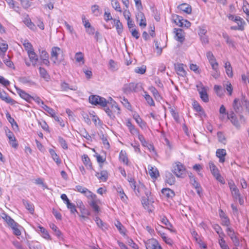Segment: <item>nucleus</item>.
<instances>
[{
	"instance_id": "obj_1",
	"label": "nucleus",
	"mask_w": 249,
	"mask_h": 249,
	"mask_svg": "<svg viewBox=\"0 0 249 249\" xmlns=\"http://www.w3.org/2000/svg\"><path fill=\"white\" fill-rule=\"evenodd\" d=\"M110 101L98 95H91L89 97V102L92 105H99L104 107V110L111 119L115 117V114H120V109L117 103L111 98Z\"/></svg>"
},
{
	"instance_id": "obj_2",
	"label": "nucleus",
	"mask_w": 249,
	"mask_h": 249,
	"mask_svg": "<svg viewBox=\"0 0 249 249\" xmlns=\"http://www.w3.org/2000/svg\"><path fill=\"white\" fill-rule=\"evenodd\" d=\"M128 181L131 188L133 189L137 196H139L144 193L147 197H149L148 195L150 194V192L146 190L145 185L143 183L139 182L138 184H137L133 178H129Z\"/></svg>"
},
{
	"instance_id": "obj_3",
	"label": "nucleus",
	"mask_w": 249,
	"mask_h": 249,
	"mask_svg": "<svg viewBox=\"0 0 249 249\" xmlns=\"http://www.w3.org/2000/svg\"><path fill=\"white\" fill-rule=\"evenodd\" d=\"M228 185L231 192V196L235 200H238L240 205L244 204V199L241 196L239 190L232 180L228 182Z\"/></svg>"
},
{
	"instance_id": "obj_4",
	"label": "nucleus",
	"mask_w": 249,
	"mask_h": 249,
	"mask_svg": "<svg viewBox=\"0 0 249 249\" xmlns=\"http://www.w3.org/2000/svg\"><path fill=\"white\" fill-rule=\"evenodd\" d=\"M172 171L178 178H183L185 175V168L180 162H177L173 165Z\"/></svg>"
},
{
	"instance_id": "obj_5",
	"label": "nucleus",
	"mask_w": 249,
	"mask_h": 249,
	"mask_svg": "<svg viewBox=\"0 0 249 249\" xmlns=\"http://www.w3.org/2000/svg\"><path fill=\"white\" fill-rule=\"evenodd\" d=\"M226 231L228 235L230 237L233 245L235 247L240 246V241L238 237V233L235 232L234 230L232 228H227Z\"/></svg>"
},
{
	"instance_id": "obj_6",
	"label": "nucleus",
	"mask_w": 249,
	"mask_h": 249,
	"mask_svg": "<svg viewBox=\"0 0 249 249\" xmlns=\"http://www.w3.org/2000/svg\"><path fill=\"white\" fill-rule=\"evenodd\" d=\"M173 17L175 23L179 27L188 28L191 26V23L181 16L175 15Z\"/></svg>"
},
{
	"instance_id": "obj_7",
	"label": "nucleus",
	"mask_w": 249,
	"mask_h": 249,
	"mask_svg": "<svg viewBox=\"0 0 249 249\" xmlns=\"http://www.w3.org/2000/svg\"><path fill=\"white\" fill-rule=\"evenodd\" d=\"M27 54L29 58L30 61H28L27 59H25V63L27 67H30L31 65H32L34 67H35L36 65L37 62L38 60L37 54L36 53L35 51H33Z\"/></svg>"
},
{
	"instance_id": "obj_8",
	"label": "nucleus",
	"mask_w": 249,
	"mask_h": 249,
	"mask_svg": "<svg viewBox=\"0 0 249 249\" xmlns=\"http://www.w3.org/2000/svg\"><path fill=\"white\" fill-rule=\"evenodd\" d=\"M219 216L221 220V224L227 228H231L230 227L231 221L227 214L222 210H218Z\"/></svg>"
},
{
	"instance_id": "obj_9",
	"label": "nucleus",
	"mask_w": 249,
	"mask_h": 249,
	"mask_svg": "<svg viewBox=\"0 0 249 249\" xmlns=\"http://www.w3.org/2000/svg\"><path fill=\"white\" fill-rule=\"evenodd\" d=\"M62 53L61 49L58 47H53L52 48L51 52V59L54 64H56L60 62L58 60V55Z\"/></svg>"
},
{
	"instance_id": "obj_10",
	"label": "nucleus",
	"mask_w": 249,
	"mask_h": 249,
	"mask_svg": "<svg viewBox=\"0 0 249 249\" xmlns=\"http://www.w3.org/2000/svg\"><path fill=\"white\" fill-rule=\"evenodd\" d=\"M74 190L84 194L88 198H93V197H96V196L95 194H93L87 188L84 187L81 185L76 186Z\"/></svg>"
},
{
	"instance_id": "obj_11",
	"label": "nucleus",
	"mask_w": 249,
	"mask_h": 249,
	"mask_svg": "<svg viewBox=\"0 0 249 249\" xmlns=\"http://www.w3.org/2000/svg\"><path fill=\"white\" fill-rule=\"evenodd\" d=\"M146 249H162L158 241L154 238H151L145 242Z\"/></svg>"
},
{
	"instance_id": "obj_12",
	"label": "nucleus",
	"mask_w": 249,
	"mask_h": 249,
	"mask_svg": "<svg viewBox=\"0 0 249 249\" xmlns=\"http://www.w3.org/2000/svg\"><path fill=\"white\" fill-rule=\"evenodd\" d=\"M227 117L232 124L237 129L241 127L240 124L233 111H231L230 113H227Z\"/></svg>"
},
{
	"instance_id": "obj_13",
	"label": "nucleus",
	"mask_w": 249,
	"mask_h": 249,
	"mask_svg": "<svg viewBox=\"0 0 249 249\" xmlns=\"http://www.w3.org/2000/svg\"><path fill=\"white\" fill-rule=\"evenodd\" d=\"M16 89L17 93L19 95V96L28 102L30 103L32 100L33 96L29 95L28 93L26 92L24 90L19 89V88H17L16 87Z\"/></svg>"
},
{
	"instance_id": "obj_14",
	"label": "nucleus",
	"mask_w": 249,
	"mask_h": 249,
	"mask_svg": "<svg viewBox=\"0 0 249 249\" xmlns=\"http://www.w3.org/2000/svg\"><path fill=\"white\" fill-rule=\"evenodd\" d=\"M227 17L229 20H232L235 22L237 26H243L244 27L245 24H246L244 20L239 16H234L231 14H228L227 15Z\"/></svg>"
},
{
	"instance_id": "obj_15",
	"label": "nucleus",
	"mask_w": 249,
	"mask_h": 249,
	"mask_svg": "<svg viewBox=\"0 0 249 249\" xmlns=\"http://www.w3.org/2000/svg\"><path fill=\"white\" fill-rule=\"evenodd\" d=\"M139 84L135 83H130L125 85L124 87V90L125 92H137L139 89Z\"/></svg>"
},
{
	"instance_id": "obj_16",
	"label": "nucleus",
	"mask_w": 249,
	"mask_h": 249,
	"mask_svg": "<svg viewBox=\"0 0 249 249\" xmlns=\"http://www.w3.org/2000/svg\"><path fill=\"white\" fill-rule=\"evenodd\" d=\"M197 87L202 100L205 103L208 102L209 101V97L206 88L203 86H201L199 88L197 86Z\"/></svg>"
},
{
	"instance_id": "obj_17",
	"label": "nucleus",
	"mask_w": 249,
	"mask_h": 249,
	"mask_svg": "<svg viewBox=\"0 0 249 249\" xmlns=\"http://www.w3.org/2000/svg\"><path fill=\"white\" fill-rule=\"evenodd\" d=\"M0 98L7 103L13 105L15 101L12 99L4 90H0Z\"/></svg>"
},
{
	"instance_id": "obj_18",
	"label": "nucleus",
	"mask_w": 249,
	"mask_h": 249,
	"mask_svg": "<svg viewBox=\"0 0 249 249\" xmlns=\"http://www.w3.org/2000/svg\"><path fill=\"white\" fill-rule=\"evenodd\" d=\"M226 155V150L224 149H218L216 151V156L219 158V162L220 163L225 162Z\"/></svg>"
},
{
	"instance_id": "obj_19",
	"label": "nucleus",
	"mask_w": 249,
	"mask_h": 249,
	"mask_svg": "<svg viewBox=\"0 0 249 249\" xmlns=\"http://www.w3.org/2000/svg\"><path fill=\"white\" fill-rule=\"evenodd\" d=\"M119 159L120 162L123 164L128 165L129 160L126 152L124 150H121L119 153Z\"/></svg>"
},
{
	"instance_id": "obj_20",
	"label": "nucleus",
	"mask_w": 249,
	"mask_h": 249,
	"mask_svg": "<svg viewBox=\"0 0 249 249\" xmlns=\"http://www.w3.org/2000/svg\"><path fill=\"white\" fill-rule=\"evenodd\" d=\"M178 9L182 12L190 14L192 12L191 6L187 3H182L178 7Z\"/></svg>"
},
{
	"instance_id": "obj_21",
	"label": "nucleus",
	"mask_w": 249,
	"mask_h": 249,
	"mask_svg": "<svg viewBox=\"0 0 249 249\" xmlns=\"http://www.w3.org/2000/svg\"><path fill=\"white\" fill-rule=\"evenodd\" d=\"M133 117L141 128L144 129L146 128V123L142 120L139 114H134L133 115Z\"/></svg>"
},
{
	"instance_id": "obj_22",
	"label": "nucleus",
	"mask_w": 249,
	"mask_h": 249,
	"mask_svg": "<svg viewBox=\"0 0 249 249\" xmlns=\"http://www.w3.org/2000/svg\"><path fill=\"white\" fill-rule=\"evenodd\" d=\"M176 39L180 43H183L185 40L184 33L181 29H176Z\"/></svg>"
},
{
	"instance_id": "obj_23",
	"label": "nucleus",
	"mask_w": 249,
	"mask_h": 249,
	"mask_svg": "<svg viewBox=\"0 0 249 249\" xmlns=\"http://www.w3.org/2000/svg\"><path fill=\"white\" fill-rule=\"evenodd\" d=\"M163 196L167 198H172L175 196L174 192L169 188H163L161 190Z\"/></svg>"
},
{
	"instance_id": "obj_24",
	"label": "nucleus",
	"mask_w": 249,
	"mask_h": 249,
	"mask_svg": "<svg viewBox=\"0 0 249 249\" xmlns=\"http://www.w3.org/2000/svg\"><path fill=\"white\" fill-rule=\"evenodd\" d=\"M149 174L152 178H157L159 176V171L156 167H153L151 165L148 166Z\"/></svg>"
},
{
	"instance_id": "obj_25",
	"label": "nucleus",
	"mask_w": 249,
	"mask_h": 249,
	"mask_svg": "<svg viewBox=\"0 0 249 249\" xmlns=\"http://www.w3.org/2000/svg\"><path fill=\"white\" fill-rule=\"evenodd\" d=\"M95 176L102 181L105 182L107 180L108 174L107 171L103 170L101 171L100 173H96L95 174Z\"/></svg>"
},
{
	"instance_id": "obj_26",
	"label": "nucleus",
	"mask_w": 249,
	"mask_h": 249,
	"mask_svg": "<svg viewBox=\"0 0 249 249\" xmlns=\"http://www.w3.org/2000/svg\"><path fill=\"white\" fill-rule=\"evenodd\" d=\"M82 160L88 169L91 170L92 169L90 160L87 155L84 154L82 156Z\"/></svg>"
},
{
	"instance_id": "obj_27",
	"label": "nucleus",
	"mask_w": 249,
	"mask_h": 249,
	"mask_svg": "<svg viewBox=\"0 0 249 249\" xmlns=\"http://www.w3.org/2000/svg\"><path fill=\"white\" fill-rule=\"evenodd\" d=\"M37 231L41 234L42 237L47 240L51 239L48 231L44 227L41 226H38Z\"/></svg>"
},
{
	"instance_id": "obj_28",
	"label": "nucleus",
	"mask_w": 249,
	"mask_h": 249,
	"mask_svg": "<svg viewBox=\"0 0 249 249\" xmlns=\"http://www.w3.org/2000/svg\"><path fill=\"white\" fill-rule=\"evenodd\" d=\"M175 69L178 75L182 77L186 75V72L183 68V65L182 64H179L176 65Z\"/></svg>"
},
{
	"instance_id": "obj_29",
	"label": "nucleus",
	"mask_w": 249,
	"mask_h": 249,
	"mask_svg": "<svg viewBox=\"0 0 249 249\" xmlns=\"http://www.w3.org/2000/svg\"><path fill=\"white\" fill-rule=\"evenodd\" d=\"M233 107L234 111L236 113H240L242 111V107L241 105V103L239 102L238 99H235L233 103Z\"/></svg>"
},
{
	"instance_id": "obj_30",
	"label": "nucleus",
	"mask_w": 249,
	"mask_h": 249,
	"mask_svg": "<svg viewBox=\"0 0 249 249\" xmlns=\"http://www.w3.org/2000/svg\"><path fill=\"white\" fill-rule=\"evenodd\" d=\"M224 68L227 75L229 77H232L233 76L232 68L231 63L229 61H227L225 63Z\"/></svg>"
},
{
	"instance_id": "obj_31",
	"label": "nucleus",
	"mask_w": 249,
	"mask_h": 249,
	"mask_svg": "<svg viewBox=\"0 0 249 249\" xmlns=\"http://www.w3.org/2000/svg\"><path fill=\"white\" fill-rule=\"evenodd\" d=\"M149 90L151 92V93L153 94V95L154 96L155 99L157 101H160L162 97L160 94L159 91L158 90L153 86H151L149 88Z\"/></svg>"
},
{
	"instance_id": "obj_32",
	"label": "nucleus",
	"mask_w": 249,
	"mask_h": 249,
	"mask_svg": "<svg viewBox=\"0 0 249 249\" xmlns=\"http://www.w3.org/2000/svg\"><path fill=\"white\" fill-rule=\"evenodd\" d=\"M209 166L211 172L212 174L213 175V176H214L215 175H217V174L219 173V171L218 169L215 165L213 161H210L209 162Z\"/></svg>"
},
{
	"instance_id": "obj_33",
	"label": "nucleus",
	"mask_w": 249,
	"mask_h": 249,
	"mask_svg": "<svg viewBox=\"0 0 249 249\" xmlns=\"http://www.w3.org/2000/svg\"><path fill=\"white\" fill-rule=\"evenodd\" d=\"M22 202L26 209L28 210L30 213H33L34 212V206L33 204L28 200L25 199H23Z\"/></svg>"
},
{
	"instance_id": "obj_34",
	"label": "nucleus",
	"mask_w": 249,
	"mask_h": 249,
	"mask_svg": "<svg viewBox=\"0 0 249 249\" xmlns=\"http://www.w3.org/2000/svg\"><path fill=\"white\" fill-rule=\"evenodd\" d=\"M23 45L27 53L33 51H34L32 44L28 40L26 39L24 41V42H23Z\"/></svg>"
},
{
	"instance_id": "obj_35",
	"label": "nucleus",
	"mask_w": 249,
	"mask_h": 249,
	"mask_svg": "<svg viewBox=\"0 0 249 249\" xmlns=\"http://www.w3.org/2000/svg\"><path fill=\"white\" fill-rule=\"evenodd\" d=\"M61 89L62 90L67 91L68 89L72 90H76L77 88L76 86H69V84L65 82H63L61 84Z\"/></svg>"
},
{
	"instance_id": "obj_36",
	"label": "nucleus",
	"mask_w": 249,
	"mask_h": 249,
	"mask_svg": "<svg viewBox=\"0 0 249 249\" xmlns=\"http://www.w3.org/2000/svg\"><path fill=\"white\" fill-rule=\"evenodd\" d=\"M49 153L52 156V158L53 159V160L56 163L57 165H59L61 163V161L60 159L59 158V156L56 154L55 151L53 149H50L49 150Z\"/></svg>"
},
{
	"instance_id": "obj_37",
	"label": "nucleus",
	"mask_w": 249,
	"mask_h": 249,
	"mask_svg": "<svg viewBox=\"0 0 249 249\" xmlns=\"http://www.w3.org/2000/svg\"><path fill=\"white\" fill-rule=\"evenodd\" d=\"M20 82L23 84L28 86H33L36 85L35 83L32 81L29 78L22 77L20 78Z\"/></svg>"
},
{
	"instance_id": "obj_38",
	"label": "nucleus",
	"mask_w": 249,
	"mask_h": 249,
	"mask_svg": "<svg viewBox=\"0 0 249 249\" xmlns=\"http://www.w3.org/2000/svg\"><path fill=\"white\" fill-rule=\"evenodd\" d=\"M113 20L115 25L117 32L118 34L120 35L122 33L123 30V24L119 19H113Z\"/></svg>"
},
{
	"instance_id": "obj_39",
	"label": "nucleus",
	"mask_w": 249,
	"mask_h": 249,
	"mask_svg": "<svg viewBox=\"0 0 249 249\" xmlns=\"http://www.w3.org/2000/svg\"><path fill=\"white\" fill-rule=\"evenodd\" d=\"M161 223L166 226V228L172 232H174L175 231L171 229L172 225L170 223L168 219L165 216H163L161 218Z\"/></svg>"
},
{
	"instance_id": "obj_40",
	"label": "nucleus",
	"mask_w": 249,
	"mask_h": 249,
	"mask_svg": "<svg viewBox=\"0 0 249 249\" xmlns=\"http://www.w3.org/2000/svg\"><path fill=\"white\" fill-rule=\"evenodd\" d=\"M24 24L31 30L35 31L36 30V27L35 24L32 22L31 20L29 18H25L23 21Z\"/></svg>"
},
{
	"instance_id": "obj_41",
	"label": "nucleus",
	"mask_w": 249,
	"mask_h": 249,
	"mask_svg": "<svg viewBox=\"0 0 249 249\" xmlns=\"http://www.w3.org/2000/svg\"><path fill=\"white\" fill-rule=\"evenodd\" d=\"M78 133L80 134V135L85 138L86 140L88 141H91V137L89 135L88 132L87 131V130L85 128H81L79 129V131Z\"/></svg>"
},
{
	"instance_id": "obj_42",
	"label": "nucleus",
	"mask_w": 249,
	"mask_h": 249,
	"mask_svg": "<svg viewBox=\"0 0 249 249\" xmlns=\"http://www.w3.org/2000/svg\"><path fill=\"white\" fill-rule=\"evenodd\" d=\"M223 37L226 40V42L230 47L234 48L235 44L234 41L230 37V36L226 33H223L222 35Z\"/></svg>"
},
{
	"instance_id": "obj_43",
	"label": "nucleus",
	"mask_w": 249,
	"mask_h": 249,
	"mask_svg": "<svg viewBox=\"0 0 249 249\" xmlns=\"http://www.w3.org/2000/svg\"><path fill=\"white\" fill-rule=\"evenodd\" d=\"M96 197H93V198H92V200H91L89 202V204L90 206L92 208L93 211L95 212L98 213L99 212V207L98 206V204L97 203V201L95 200Z\"/></svg>"
},
{
	"instance_id": "obj_44",
	"label": "nucleus",
	"mask_w": 249,
	"mask_h": 249,
	"mask_svg": "<svg viewBox=\"0 0 249 249\" xmlns=\"http://www.w3.org/2000/svg\"><path fill=\"white\" fill-rule=\"evenodd\" d=\"M51 229L53 231L54 234L59 238L61 237L62 233L58 229L57 227L53 223L50 225Z\"/></svg>"
},
{
	"instance_id": "obj_45",
	"label": "nucleus",
	"mask_w": 249,
	"mask_h": 249,
	"mask_svg": "<svg viewBox=\"0 0 249 249\" xmlns=\"http://www.w3.org/2000/svg\"><path fill=\"white\" fill-rule=\"evenodd\" d=\"M39 72L40 75L41 77H42L43 79L46 80V81H48L50 79V76L47 72L46 70L42 67L39 68Z\"/></svg>"
},
{
	"instance_id": "obj_46",
	"label": "nucleus",
	"mask_w": 249,
	"mask_h": 249,
	"mask_svg": "<svg viewBox=\"0 0 249 249\" xmlns=\"http://www.w3.org/2000/svg\"><path fill=\"white\" fill-rule=\"evenodd\" d=\"M165 182L172 185L175 182V178L171 173H169L166 175Z\"/></svg>"
},
{
	"instance_id": "obj_47",
	"label": "nucleus",
	"mask_w": 249,
	"mask_h": 249,
	"mask_svg": "<svg viewBox=\"0 0 249 249\" xmlns=\"http://www.w3.org/2000/svg\"><path fill=\"white\" fill-rule=\"evenodd\" d=\"M217 136L218 142L220 143L226 144L227 140L224 133L221 131H218L217 133Z\"/></svg>"
},
{
	"instance_id": "obj_48",
	"label": "nucleus",
	"mask_w": 249,
	"mask_h": 249,
	"mask_svg": "<svg viewBox=\"0 0 249 249\" xmlns=\"http://www.w3.org/2000/svg\"><path fill=\"white\" fill-rule=\"evenodd\" d=\"M8 48V45L5 42L2 43L0 46V56H4Z\"/></svg>"
},
{
	"instance_id": "obj_49",
	"label": "nucleus",
	"mask_w": 249,
	"mask_h": 249,
	"mask_svg": "<svg viewBox=\"0 0 249 249\" xmlns=\"http://www.w3.org/2000/svg\"><path fill=\"white\" fill-rule=\"evenodd\" d=\"M81 214L79 215V216L81 217L83 219L87 218L89 215L90 214V211L86 208V207H84L82 209L80 210Z\"/></svg>"
},
{
	"instance_id": "obj_50",
	"label": "nucleus",
	"mask_w": 249,
	"mask_h": 249,
	"mask_svg": "<svg viewBox=\"0 0 249 249\" xmlns=\"http://www.w3.org/2000/svg\"><path fill=\"white\" fill-rule=\"evenodd\" d=\"M143 96L149 106L153 107L155 106V103L153 99L146 92H144V95Z\"/></svg>"
},
{
	"instance_id": "obj_51",
	"label": "nucleus",
	"mask_w": 249,
	"mask_h": 249,
	"mask_svg": "<svg viewBox=\"0 0 249 249\" xmlns=\"http://www.w3.org/2000/svg\"><path fill=\"white\" fill-rule=\"evenodd\" d=\"M158 232L160 234V236L162 238V239H163V240L166 244H169V245H171L172 244V240L170 238L167 237L166 236V234L165 233L162 232L160 231H158Z\"/></svg>"
},
{
	"instance_id": "obj_52",
	"label": "nucleus",
	"mask_w": 249,
	"mask_h": 249,
	"mask_svg": "<svg viewBox=\"0 0 249 249\" xmlns=\"http://www.w3.org/2000/svg\"><path fill=\"white\" fill-rule=\"evenodd\" d=\"M112 7L117 12H122L120 3L117 0H111Z\"/></svg>"
},
{
	"instance_id": "obj_53",
	"label": "nucleus",
	"mask_w": 249,
	"mask_h": 249,
	"mask_svg": "<svg viewBox=\"0 0 249 249\" xmlns=\"http://www.w3.org/2000/svg\"><path fill=\"white\" fill-rule=\"evenodd\" d=\"M116 191L120 194V196L123 201H125L127 199L123 189L121 187H118Z\"/></svg>"
},
{
	"instance_id": "obj_54",
	"label": "nucleus",
	"mask_w": 249,
	"mask_h": 249,
	"mask_svg": "<svg viewBox=\"0 0 249 249\" xmlns=\"http://www.w3.org/2000/svg\"><path fill=\"white\" fill-rule=\"evenodd\" d=\"M101 139L102 141L103 144L104 146V147L106 149H109L110 147L109 143L108 141L107 137L104 135H102L101 136Z\"/></svg>"
},
{
	"instance_id": "obj_55",
	"label": "nucleus",
	"mask_w": 249,
	"mask_h": 249,
	"mask_svg": "<svg viewBox=\"0 0 249 249\" xmlns=\"http://www.w3.org/2000/svg\"><path fill=\"white\" fill-rule=\"evenodd\" d=\"M146 70V66L145 65H142L141 67H136L134 70V71L137 73L143 74L145 72Z\"/></svg>"
},
{
	"instance_id": "obj_56",
	"label": "nucleus",
	"mask_w": 249,
	"mask_h": 249,
	"mask_svg": "<svg viewBox=\"0 0 249 249\" xmlns=\"http://www.w3.org/2000/svg\"><path fill=\"white\" fill-rule=\"evenodd\" d=\"M75 58L76 59V62L80 63L81 62L82 64L84 63V55L81 52L76 53L75 56Z\"/></svg>"
},
{
	"instance_id": "obj_57",
	"label": "nucleus",
	"mask_w": 249,
	"mask_h": 249,
	"mask_svg": "<svg viewBox=\"0 0 249 249\" xmlns=\"http://www.w3.org/2000/svg\"><path fill=\"white\" fill-rule=\"evenodd\" d=\"M214 90L218 96H222L223 95L224 91L221 86L215 85Z\"/></svg>"
},
{
	"instance_id": "obj_58",
	"label": "nucleus",
	"mask_w": 249,
	"mask_h": 249,
	"mask_svg": "<svg viewBox=\"0 0 249 249\" xmlns=\"http://www.w3.org/2000/svg\"><path fill=\"white\" fill-rule=\"evenodd\" d=\"M67 208L69 209L71 213L72 214H75L76 213H77V211L76 209V206L74 204L71 203V202L66 205Z\"/></svg>"
},
{
	"instance_id": "obj_59",
	"label": "nucleus",
	"mask_w": 249,
	"mask_h": 249,
	"mask_svg": "<svg viewBox=\"0 0 249 249\" xmlns=\"http://www.w3.org/2000/svg\"><path fill=\"white\" fill-rule=\"evenodd\" d=\"M42 108L47 112L52 117L55 114L54 110L46 105H43Z\"/></svg>"
},
{
	"instance_id": "obj_60",
	"label": "nucleus",
	"mask_w": 249,
	"mask_h": 249,
	"mask_svg": "<svg viewBox=\"0 0 249 249\" xmlns=\"http://www.w3.org/2000/svg\"><path fill=\"white\" fill-rule=\"evenodd\" d=\"M115 225L120 233L124 234V227L120 221H117V222L115 223Z\"/></svg>"
},
{
	"instance_id": "obj_61",
	"label": "nucleus",
	"mask_w": 249,
	"mask_h": 249,
	"mask_svg": "<svg viewBox=\"0 0 249 249\" xmlns=\"http://www.w3.org/2000/svg\"><path fill=\"white\" fill-rule=\"evenodd\" d=\"M226 90L228 92L229 95H231L232 93L233 88L230 82H227L226 84L224 85Z\"/></svg>"
},
{
	"instance_id": "obj_62",
	"label": "nucleus",
	"mask_w": 249,
	"mask_h": 249,
	"mask_svg": "<svg viewBox=\"0 0 249 249\" xmlns=\"http://www.w3.org/2000/svg\"><path fill=\"white\" fill-rule=\"evenodd\" d=\"M9 143L11 145V146L14 148H17L18 145L15 137L9 139Z\"/></svg>"
},
{
	"instance_id": "obj_63",
	"label": "nucleus",
	"mask_w": 249,
	"mask_h": 249,
	"mask_svg": "<svg viewBox=\"0 0 249 249\" xmlns=\"http://www.w3.org/2000/svg\"><path fill=\"white\" fill-rule=\"evenodd\" d=\"M196 242L198 244L199 247L201 249H207V244L204 243L200 238L196 239Z\"/></svg>"
},
{
	"instance_id": "obj_64",
	"label": "nucleus",
	"mask_w": 249,
	"mask_h": 249,
	"mask_svg": "<svg viewBox=\"0 0 249 249\" xmlns=\"http://www.w3.org/2000/svg\"><path fill=\"white\" fill-rule=\"evenodd\" d=\"M242 8L243 11L249 16V4L247 1H244Z\"/></svg>"
}]
</instances>
